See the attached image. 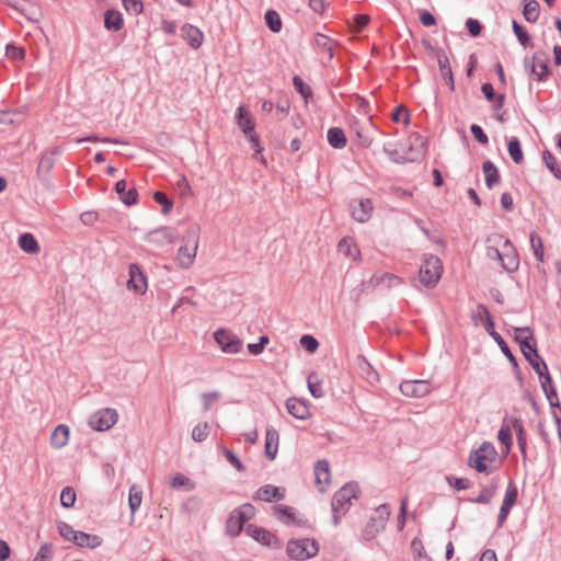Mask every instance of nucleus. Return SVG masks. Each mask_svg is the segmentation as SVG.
Wrapping results in <instances>:
<instances>
[{
    "mask_svg": "<svg viewBox=\"0 0 561 561\" xmlns=\"http://www.w3.org/2000/svg\"><path fill=\"white\" fill-rule=\"evenodd\" d=\"M485 254L490 260H495L501 267L513 273L519 266V256L513 243L500 233H493L485 240Z\"/></svg>",
    "mask_w": 561,
    "mask_h": 561,
    "instance_id": "nucleus-1",
    "label": "nucleus"
},
{
    "mask_svg": "<svg viewBox=\"0 0 561 561\" xmlns=\"http://www.w3.org/2000/svg\"><path fill=\"white\" fill-rule=\"evenodd\" d=\"M502 463L494 445L483 442L477 449H473L468 457V466L480 473L490 474L497 470Z\"/></svg>",
    "mask_w": 561,
    "mask_h": 561,
    "instance_id": "nucleus-2",
    "label": "nucleus"
},
{
    "mask_svg": "<svg viewBox=\"0 0 561 561\" xmlns=\"http://www.w3.org/2000/svg\"><path fill=\"white\" fill-rule=\"evenodd\" d=\"M359 488L357 483H346L333 495L332 500V519L334 526L340 524L342 516H344L352 505V500L357 499Z\"/></svg>",
    "mask_w": 561,
    "mask_h": 561,
    "instance_id": "nucleus-3",
    "label": "nucleus"
},
{
    "mask_svg": "<svg viewBox=\"0 0 561 561\" xmlns=\"http://www.w3.org/2000/svg\"><path fill=\"white\" fill-rule=\"evenodd\" d=\"M184 244L181 245L176 253V262L181 268H188L193 265L199 242V229L190 228L183 236Z\"/></svg>",
    "mask_w": 561,
    "mask_h": 561,
    "instance_id": "nucleus-4",
    "label": "nucleus"
},
{
    "mask_svg": "<svg viewBox=\"0 0 561 561\" xmlns=\"http://www.w3.org/2000/svg\"><path fill=\"white\" fill-rule=\"evenodd\" d=\"M443 263L439 257L425 255L419 271V278L422 285L433 288L439 282L443 274Z\"/></svg>",
    "mask_w": 561,
    "mask_h": 561,
    "instance_id": "nucleus-5",
    "label": "nucleus"
},
{
    "mask_svg": "<svg viewBox=\"0 0 561 561\" xmlns=\"http://www.w3.org/2000/svg\"><path fill=\"white\" fill-rule=\"evenodd\" d=\"M319 552V545L314 539H290L286 545L287 556L297 561L313 558Z\"/></svg>",
    "mask_w": 561,
    "mask_h": 561,
    "instance_id": "nucleus-6",
    "label": "nucleus"
},
{
    "mask_svg": "<svg viewBox=\"0 0 561 561\" xmlns=\"http://www.w3.org/2000/svg\"><path fill=\"white\" fill-rule=\"evenodd\" d=\"M118 420L116 410L105 408L93 413L89 419V425L95 431H107L113 427Z\"/></svg>",
    "mask_w": 561,
    "mask_h": 561,
    "instance_id": "nucleus-7",
    "label": "nucleus"
},
{
    "mask_svg": "<svg viewBox=\"0 0 561 561\" xmlns=\"http://www.w3.org/2000/svg\"><path fill=\"white\" fill-rule=\"evenodd\" d=\"M391 514L390 506L388 504L379 505L374 515L370 517V522L365 528V537L367 539L374 538L381 529H383L389 516Z\"/></svg>",
    "mask_w": 561,
    "mask_h": 561,
    "instance_id": "nucleus-8",
    "label": "nucleus"
},
{
    "mask_svg": "<svg viewBox=\"0 0 561 561\" xmlns=\"http://www.w3.org/2000/svg\"><path fill=\"white\" fill-rule=\"evenodd\" d=\"M214 339L220 350L226 354H237L241 351L243 343L232 332L228 330H218L214 333Z\"/></svg>",
    "mask_w": 561,
    "mask_h": 561,
    "instance_id": "nucleus-9",
    "label": "nucleus"
},
{
    "mask_svg": "<svg viewBox=\"0 0 561 561\" xmlns=\"http://www.w3.org/2000/svg\"><path fill=\"white\" fill-rule=\"evenodd\" d=\"M399 389L408 398H422L432 391V385L427 380H405Z\"/></svg>",
    "mask_w": 561,
    "mask_h": 561,
    "instance_id": "nucleus-10",
    "label": "nucleus"
},
{
    "mask_svg": "<svg viewBox=\"0 0 561 561\" xmlns=\"http://www.w3.org/2000/svg\"><path fill=\"white\" fill-rule=\"evenodd\" d=\"M178 237L179 234L174 228L162 227L149 232L147 236V240L149 243L153 245L163 247L175 242Z\"/></svg>",
    "mask_w": 561,
    "mask_h": 561,
    "instance_id": "nucleus-11",
    "label": "nucleus"
},
{
    "mask_svg": "<svg viewBox=\"0 0 561 561\" xmlns=\"http://www.w3.org/2000/svg\"><path fill=\"white\" fill-rule=\"evenodd\" d=\"M127 288L136 294H145L147 290V280L140 267L137 264L129 265V279Z\"/></svg>",
    "mask_w": 561,
    "mask_h": 561,
    "instance_id": "nucleus-12",
    "label": "nucleus"
},
{
    "mask_svg": "<svg viewBox=\"0 0 561 561\" xmlns=\"http://www.w3.org/2000/svg\"><path fill=\"white\" fill-rule=\"evenodd\" d=\"M374 206L369 198H362L352 204V217L358 222H366L373 215Z\"/></svg>",
    "mask_w": 561,
    "mask_h": 561,
    "instance_id": "nucleus-13",
    "label": "nucleus"
},
{
    "mask_svg": "<svg viewBox=\"0 0 561 561\" xmlns=\"http://www.w3.org/2000/svg\"><path fill=\"white\" fill-rule=\"evenodd\" d=\"M314 481L318 490L324 492L331 483L330 466L327 460H319L314 466Z\"/></svg>",
    "mask_w": 561,
    "mask_h": 561,
    "instance_id": "nucleus-14",
    "label": "nucleus"
},
{
    "mask_svg": "<svg viewBox=\"0 0 561 561\" xmlns=\"http://www.w3.org/2000/svg\"><path fill=\"white\" fill-rule=\"evenodd\" d=\"M247 534L251 536L256 541L261 542L264 546L267 547H275L278 546V539L275 535L267 531L266 529L249 525L247 527Z\"/></svg>",
    "mask_w": 561,
    "mask_h": 561,
    "instance_id": "nucleus-15",
    "label": "nucleus"
},
{
    "mask_svg": "<svg viewBox=\"0 0 561 561\" xmlns=\"http://www.w3.org/2000/svg\"><path fill=\"white\" fill-rule=\"evenodd\" d=\"M517 500V489L515 485L510 484L506 488L504 500L499 514V524L502 525L507 518L511 508L514 506Z\"/></svg>",
    "mask_w": 561,
    "mask_h": 561,
    "instance_id": "nucleus-16",
    "label": "nucleus"
},
{
    "mask_svg": "<svg viewBox=\"0 0 561 561\" xmlns=\"http://www.w3.org/2000/svg\"><path fill=\"white\" fill-rule=\"evenodd\" d=\"M181 33L182 37L188 43V45L193 49H197L202 45L204 35L198 27L192 24H184L181 27Z\"/></svg>",
    "mask_w": 561,
    "mask_h": 561,
    "instance_id": "nucleus-17",
    "label": "nucleus"
},
{
    "mask_svg": "<svg viewBox=\"0 0 561 561\" xmlns=\"http://www.w3.org/2000/svg\"><path fill=\"white\" fill-rule=\"evenodd\" d=\"M236 123L239 128L242 130L244 136H248L254 133L255 124L250 115V112L243 106L240 105L236 112Z\"/></svg>",
    "mask_w": 561,
    "mask_h": 561,
    "instance_id": "nucleus-18",
    "label": "nucleus"
},
{
    "mask_svg": "<svg viewBox=\"0 0 561 561\" xmlns=\"http://www.w3.org/2000/svg\"><path fill=\"white\" fill-rule=\"evenodd\" d=\"M14 8L32 22H38L43 16L41 7L26 0H22L19 3L15 2Z\"/></svg>",
    "mask_w": 561,
    "mask_h": 561,
    "instance_id": "nucleus-19",
    "label": "nucleus"
},
{
    "mask_svg": "<svg viewBox=\"0 0 561 561\" xmlns=\"http://www.w3.org/2000/svg\"><path fill=\"white\" fill-rule=\"evenodd\" d=\"M286 408L289 414L299 420H306L310 415V411L305 401L290 398L286 401Z\"/></svg>",
    "mask_w": 561,
    "mask_h": 561,
    "instance_id": "nucleus-20",
    "label": "nucleus"
},
{
    "mask_svg": "<svg viewBox=\"0 0 561 561\" xmlns=\"http://www.w3.org/2000/svg\"><path fill=\"white\" fill-rule=\"evenodd\" d=\"M70 430L67 425L56 426L50 435V446L55 449L65 447L69 442Z\"/></svg>",
    "mask_w": 561,
    "mask_h": 561,
    "instance_id": "nucleus-21",
    "label": "nucleus"
},
{
    "mask_svg": "<svg viewBox=\"0 0 561 561\" xmlns=\"http://www.w3.org/2000/svg\"><path fill=\"white\" fill-rule=\"evenodd\" d=\"M337 250L341 254H343L345 257L352 261H357L360 256V251L356 245L355 241L348 237L343 238L339 242Z\"/></svg>",
    "mask_w": 561,
    "mask_h": 561,
    "instance_id": "nucleus-22",
    "label": "nucleus"
},
{
    "mask_svg": "<svg viewBox=\"0 0 561 561\" xmlns=\"http://www.w3.org/2000/svg\"><path fill=\"white\" fill-rule=\"evenodd\" d=\"M279 435L275 428H267L265 434V455L273 460L278 451Z\"/></svg>",
    "mask_w": 561,
    "mask_h": 561,
    "instance_id": "nucleus-23",
    "label": "nucleus"
},
{
    "mask_svg": "<svg viewBox=\"0 0 561 561\" xmlns=\"http://www.w3.org/2000/svg\"><path fill=\"white\" fill-rule=\"evenodd\" d=\"M550 423L553 431L548 430L545 423L539 424L540 435L542 439L545 442H549L552 434H556V436L561 440V419L557 414L556 409L552 410V420Z\"/></svg>",
    "mask_w": 561,
    "mask_h": 561,
    "instance_id": "nucleus-24",
    "label": "nucleus"
},
{
    "mask_svg": "<svg viewBox=\"0 0 561 561\" xmlns=\"http://www.w3.org/2000/svg\"><path fill=\"white\" fill-rule=\"evenodd\" d=\"M513 427L512 422L508 424H504L497 433V439L500 440L502 448V456L505 458L512 448V437H513Z\"/></svg>",
    "mask_w": 561,
    "mask_h": 561,
    "instance_id": "nucleus-25",
    "label": "nucleus"
},
{
    "mask_svg": "<svg viewBox=\"0 0 561 561\" xmlns=\"http://www.w3.org/2000/svg\"><path fill=\"white\" fill-rule=\"evenodd\" d=\"M73 543L81 548H98L102 545V538L96 535L78 531L75 536Z\"/></svg>",
    "mask_w": 561,
    "mask_h": 561,
    "instance_id": "nucleus-26",
    "label": "nucleus"
},
{
    "mask_svg": "<svg viewBox=\"0 0 561 561\" xmlns=\"http://www.w3.org/2000/svg\"><path fill=\"white\" fill-rule=\"evenodd\" d=\"M141 503H142V490L139 485L133 484L129 488V494H128V505L130 508L131 522L134 520L136 511L140 507Z\"/></svg>",
    "mask_w": 561,
    "mask_h": 561,
    "instance_id": "nucleus-27",
    "label": "nucleus"
},
{
    "mask_svg": "<svg viewBox=\"0 0 561 561\" xmlns=\"http://www.w3.org/2000/svg\"><path fill=\"white\" fill-rule=\"evenodd\" d=\"M115 190L119 195L121 201L126 205H133L137 201V192L135 188H130L127 191V183L124 180H121L116 183Z\"/></svg>",
    "mask_w": 561,
    "mask_h": 561,
    "instance_id": "nucleus-28",
    "label": "nucleus"
},
{
    "mask_svg": "<svg viewBox=\"0 0 561 561\" xmlns=\"http://www.w3.org/2000/svg\"><path fill=\"white\" fill-rule=\"evenodd\" d=\"M371 128H373L371 124H367L364 126L355 124V126H354V131L357 137V140H358L359 145L364 148H368L373 144V137L370 134Z\"/></svg>",
    "mask_w": 561,
    "mask_h": 561,
    "instance_id": "nucleus-29",
    "label": "nucleus"
},
{
    "mask_svg": "<svg viewBox=\"0 0 561 561\" xmlns=\"http://www.w3.org/2000/svg\"><path fill=\"white\" fill-rule=\"evenodd\" d=\"M20 248L31 254H37L39 252V245L32 233H23L19 238Z\"/></svg>",
    "mask_w": 561,
    "mask_h": 561,
    "instance_id": "nucleus-30",
    "label": "nucleus"
},
{
    "mask_svg": "<svg viewBox=\"0 0 561 561\" xmlns=\"http://www.w3.org/2000/svg\"><path fill=\"white\" fill-rule=\"evenodd\" d=\"M328 141L333 148H343L346 145V137L341 128L332 127L328 130Z\"/></svg>",
    "mask_w": 561,
    "mask_h": 561,
    "instance_id": "nucleus-31",
    "label": "nucleus"
},
{
    "mask_svg": "<svg viewBox=\"0 0 561 561\" xmlns=\"http://www.w3.org/2000/svg\"><path fill=\"white\" fill-rule=\"evenodd\" d=\"M105 27L113 31H119L123 26V18L118 11L107 10L104 19Z\"/></svg>",
    "mask_w": 561,
    "mask_h": 561,
    "instance_id": "nucleus-32",
    "label": "nucleus"
},
{
    "mask_svg": "<svg viewBox=\"0 0 561 561\" xmlns=\"http://www.w3.org/2000/svg\"><path fill=\"white\" fill-rule=\"evenodd\" d=\"M483 173L485 175V184L488 187L491 188L500 182L499 171L491 161H485L483 163Z\"/></svg>",
    "mask_w": 561,
    "mask_h": 561,
    "instance_id": "nucleus-33",
    "label": "nucleus"
},
{
    "mask_svg": "<svg viewBox=\"0 0 561 561\" xmlns=\"http://www.w3.org/2000/svg\"><path fill=\"white\" fill-rule=\"evenodd\" d=\"M308 389L314 398H322L324 396L322 390V380L317 373L309 374L307 378Z\"/></svg>",
    "mask_w": 561,
    "mask_h": 561,
    "instance_id": "nucleus-34",
    "label": "nucleus"
},
{
    "mask_svg": "<svg viewBox=\"0 0 561 561\" xmlns=\"http://www.w3.org/2000/svg\"><path fill=\"white\" fill-rule=\"evenodd\" d=\"M256 499L270 502L274 499H280L282 493L278 488L273 485H264L256 491Z\"/></svg>",
    "mask_w": 561,
    "mask_h": 561,
    "instance_id": "nucleus-35",
    "label": "nucleus"
},
{
    "mask_svg": "<svg viewBox=\"0 0 561 561\" xmlns=\"http://www.w3.org/2000/svg\"><path fill=\"white\" fill-rule=\"evenodd\" d=\"M542 160L546 167L550 170V172L559 180H561V167L557 160V158L549 151L545 150L542 152Z\"/></svg>",
    "mask_w": 561,
    "mask_h": 561,
    "instance_id": "nucleus-36",
    "label": "nucleus"
},
{
    "mask_svg": "<svg viewBox=\"0 0 561 561\" xmlns=\"http://www.w3.org/2000/svg\"><path fill=\"white\" fill-rule=\"evenodd\" d=\"M530 245L538 262L545 261V248L542 239L535 232L530 233Z\"/></svg>",
    "mask_w": 561,
    "mask_h": 561,
    "instance_id": "nucleus-37",
    "label": "nucleus"
},
{
    "mask_svg": "<svg viewBox=\"0 0 561 561\" xmlns=\"http://www.w3.org/2000/svg\"><path fill=\"white\" fill-rule=\"evenodd\" d=\"M274 514L278 520L284 524L291 525L296 523V516L291 508L285 506H276L274 508Z\"/></svg>",
    "mask_w": 561,
    "mask_h": 561,
    "instance_id": "nucleus-38",
    "label": "nucleus"
},
{
    "mask_svg": "<svg viewBox=\"0 0 561 561\" xmlns=\"http://www.w3.org/2000/svg\"><path fill=\"white\" fill-rule=\"evenodd\" d=\"M170 486L173 489L184 488L187 491L195 489V483L182 473H176L170 481Z\"/></svg>",
    "mask_w": 561,
    "mask_h": 561,
    "instance_id": "nucleus-39",
    "label": "nucleus"
},
{
    "mask_svg": "<svg viewBox=\"0 0 561 561\" xmlns=\"http://www.w3.org/2000/svg\"><path fill=\"white\" fill-rule=\"evenodd\" d=\"M55 154H56V151L55 150H51V151H48V152H45L42 157H41V160H39V163H38V167H37V171L38 172H43V173H48L50 172V170L54 168L55 165Z\"/></svg>",
    "mask_w": 561,
    "mask_h": 561,
    "instance_id": "nucleus-40",
    "label": "nucleus"
},
{
    "mask_svg": "<svg viewBox=\"0 0 561 561\" xmlns=\"http://www.w3.org/2000/svg\"><path fill=\"white\" fill-rule=\"evenodd\" d=\"M512 427L516 433L518 447L522 454L526 453V434L522 422L517 419L512 420Z\"/></svg>",
    "mask_w": 561,
    "mask_h": 561,
    "instance_id": "nucleus-41",
    "label": "nucleus"
},
{
    "mask_svg": "<svg viewBox=\"0 0 561 561\" xmlns=\"http://www.w3.org/2000/svg\"><path fill=\"white\" fill-rule=\"evenodd\" d=\"M514 339L519 345L524 344V346H527V342H533L535 340L533 331L527 327L514 328Z\"/></svg>",
    "mask_w": 561,
    "mask_h": 561,
    "instance_id": "nucleus-42",
    "label": "nucleus"
},
{
    "mask_svg": "<svg viewBox=\"0 0 561 561\" xmlns=\"http://www.w3.org/2000/svg\"><path fill=\"white\" fill-rule=\"evenodd\" d=\"M507 149H508V153H510L512 160L515 163H520L523 161L524 154H523L520 142L517 138H512L508 141Z\"/></svg>",
    "mask_w": 561,
    "mask_h": 561,
    "instance_id": "nucleus-43",
    "label": "nucleus"
},
{
    "mask_svg": "<svg viewBox=\"0 0 561 561\" xmlns=\"http://www.w3.org/2000/svg\"><path fill=\"white\" fill-rule=\"evenodd\" d=\"M265 22L270 30L274 33H278L282 30V20L279 14L274 10H268L265 13Z\"/></svg>",
    "mask_w": 561,
    "mask_h": 561,
    "instance_id": "nucleus-44",
    "label": "nucleus"
},
{
    "mask_svg": "<svg viewBox=\"0 0 561 561\" xmlns=\"http://www.w3.org/2000/svg\"><path fill=\"white\" fill-rule=\"evenodd\" d=\"M243 525L244 523L241 522L240 517H238L237 514L232 512L227 520V531L231 536H237L242 530Z\"/></svg>",
    "mask_w": 561,
    "mask_h": 561,
    "instance_id": "nucleus-45",
    "label": "nucleus"
},
{
    "mask_svg": "<svg viewBox=\"0 0 561 561\" xmlns=\"http://www.w3.org/2000/svg\"><path fill=\"white\" fill-rule=\"evenodd\" d=\"M438 64H439L442 76L445 78L450 90H454V78H453L451 69L449 67L448 58L447 57L439 58Z\"/></svg>",
    "mask_w": 561,
    "mask_h": 561,
    "instance_id": "nucleus-46",
    "label": "nucleus"
},
{
    "mask_svg": "<svg viewBox=\"0 0 561 561\" xmlns=\"http://www.w3.org/2000/svg\"><path fill=\"white\" fill-rule=\"evenodd\" d=\"M524 16L529 22H535L539 15V4L537 1L533 0L527 2L524 5Z\"/></svg>",
    "mask_w": 561,
    "mask_h": 561,
    "instance_id": "nucleus-47",
    "label": "nucleus"
},
{
    "mask_svg": "<svg viewBox=\"0 0 561 561\" xmlns=\"http://www.w3.org/2000/svg\"><path fill=\"white\" fill-rule=\"evenodd\" d=\"M208 433H209L208 423H206V422L199 423L196 426H194V428L192 430V438L195 442L201 443L207 438Z\"/></svg>",
    "mask_w": 561,
    "mask_h": 561,
    "instance_id": "nucleus-48",
    "label": "nucleus"
},
{
    "mask_svg": "<svg viewBox=\"0 0 561 561\" xmlns=\"http://www.w3.org/2000/svg\"><path fill=\"white\" fill-rule=\"evenodd\" d=\"M76 502V492L72 488L66 486L60 493V503L64 507H72Z\"/></svg>",
    "mask_w": 561,
    "mask_h": 561,
    "instance_id": "nucleus-49",
    "label": "nucleus"
},
{
    "mask_svg": "<svg viewBox=\"0 0 561 561\" xmlns=\"http://www.w3.org/2000/svg\"><path fill=\"white\" fill-rule=\"evenodd\" d=\"M59 535L68 541L75 540V536L77 535L78 530H75L69 524L65 522H59L57 525Z\"/></svg>",
    "mask_w": 561,
    "mask_h": 561,
    "instance_id": "nucleus-50",
    "label": "nucleus"
},
{
    "mask_svg": "<svg viewBox=\"0 0 561 561\" xmlns=\"http://www.w3.org/2000/svg\"><path fill=\"white\" fill-rule=\"evenodd\" d=\"M299 343L308 353H314L319 347V342L310 334L302 335Z\"/></svg>",
    "mask_w": 561,
    "mask_h": 561,
    "instance_id": "nucleus-51",
    "label": "nucleus"
},
{
    "mask_svg": "<svg viewBox=\"0 0 561 561\" xmlns=\"http://www.w3.org/2000/svg\"><path fill=\"white\" fill-rule=\"evenodd\" d=\"M477 311H478L479 317H484V319H485L484 329L491 335V332H495V331L493 330L494 322L492 320V317H491L488 308L483 305H480V306H478Z\"/></svg>",
    "mask_w": 561,
    "mask_h": 561,
    "instance_id": "nucleus-52",
    "label": "nucleus"
},
{
    "mask_svg": "<svg viewBox=\"0 0 561 561\" xmlns=\"http://www.w3.org/2000/svg\"><path fill=\"white\" fill-rule=\"evenodd\" d=\"M233 512L240 517L241 522L247 523L254 516L255 508L251 504H244Z\"/></svg>",
    "mask_w": 561,
    "mask_h": 561,
    "instance_id": "nucleus-53",
    "label": "nucleus"
},
{
    "mask_svg": "<svg viewBox=\"0 0 561 561\" xmlns=\"http://www.w3.org/2000/svg\"><path fill=\"white\" fill-rule=\"evenodd\" d=\"M526 359L539 376H543V373H547L548 367L538 354H535L534 356Z\"/></svg>",
    "mask_w": 561,
    "mask_h": 561,
    "instance_id": "nucleus-54",
    "label": "nucleus"
},
{
    "mask_svg": "<svg viewBox=\"0 0 561 561\" xmlns=\"http://www.w3.org/2000/svg\"><path fill=\"white\" fill-rule=\"evenodd\" d=\"M125 10L134 15H138L142 12L144 5L141 0H122Z\"/></svg>",
    "mask_w": 561,
    "mask_h": 561,
    "instance_id": "nucleus-55",
    "label": "nucleus"
},
{
    "mask_svg": "<svg viewBox=\"0 0 561 561\" xmlns=\"http://www.w3.org/2000/svg\"><path fill=\"white\" fill-rule=\"evenodd\" d=\"M392 119L396 123L408 125L410 122L409 111L403 105H399L392 114Z\"/></svg>",
    "mask_w": 561,
    "mask_h": 561,
    "instance_id": "nucleus-56",
    "label": "nucleus"
},
{
    "mask_svg": "<svg viewBox=\"0 0 561 561\" xmlns=\"http://www.w3.org/2000/svg\"><path fill=\"white\" fill-rule=\"evenodd\" d=\"M203 402V409L207 411L214 403L220 399L218 391L205 392L201 396Z\"/></svg>",
    "mask_w": 561,
    "mask_h": 561,
    "instance_id": "nucleus-57",
    "label": "nucleus"
},
{
    "mask_svg": "<svg viewBox=\"0 0 561 561\" xmlns=\"http://www.w3.org/2000/svg\"><path fill=\"white\" fill-rule=\"evenodd\" d=\"M541 377L543 378L541 380V386H542V388H543V390L546 392V396H547L550 404L552 407H554L556 404L553 402V399H557V393H556V391L553 389H551L550 391L547 389V385L548 383L550 385L552 382V379H551L550 375L548 374V371L543 373V376H541Z\"/></svg>",
    "mask_w": 561,
    "mask_h": 561,
    "instance_id": "nucleus-58",
    "label": "nucleus"
},
{
    "mask_svg": "<svg viewBox=\"0 0 561 561\" xmlns=\"http://www.w3.org/2000/svg\"><path fill=\"white\" fill-rule=\"evenodd\" d=\"M5 55L11 60H23L25 57V50L21 47L8 45L5 48Z\"/></svg>",
    "mask_w": 561,
    "mask_h": 561,
    "instance_id": "nucleus-59",
    "label": "nucleus"
},
{
    "mask_svg": "<svg viewBox=\"0 0 561 561\" xmlns=\"http://www.w3.org/2000/svg\"><path fill=\"white\" fill-rule=\"evenodd\" d=\"M53 556V548L50 545L45 543L41 546L33 561H48Z\"/></svg>",
    "mask_w": 561,
    "mask_h": 561,
    "instance_id": "nucleus-60",
    "label": "nucleus"
},
{
    "mask_svg": "<svg viewBox=\"0 0 561 561\" xmlns=\"http://www.w3.org/2000/svg\"><path fill=\"white\" fill-rule=\"evenodd\" d=\"M293 81H294V87H295V89H296V90H297V91H298V92H299V93H300L305 99H307L308 96H310V95H311V89H310V87H309L308 84H306V83L304 82V80H302L300 77H298V76L294 77V80H293Z\"/></svg>",
    "mask_w": 561,
    "mask_h": 561,
    "instance_id": "nucleus-61",
    "label": "nucleus"
},
{
    "mask_svg": "<svg viewBox=\"0 0 561 561\" xmlns=\"http://www.w3.org/2000/svg\"><path fill=\"white\" fill-rule=\"evenodd\" d=\"M153 199L163 206V213L167 214L170 211L172 207V202L167 197V195L162 192H156L153 194Z\"/></svg>",
    "mask_w": 561,
    "mask_h": 561,
    "instance_id": "nucleus-62",
    "label": "nucleus"
},
{
    "mask_svg": "<svg viewBox=\"0 0 561 561\" xmlns=\"http://www.w3.org/2000/svg\"><path fill=\"white\" fill-rule=\"evenodd\" d=\"M268 343L267 336H261L259 343H250L248 344V350L253 355H259L263 352L264 346Z\"/></svg>",
    "mask_w": 561,
    "mask_h": 561,
    "instance_id": "nucleus-63",
    "label": "nucleus"
},
{
    "mask_svg": "<svg viewBox=\"0 0 561 561\" xmlns=\"http://www.w3.org/2000/svg\"><path fill=\"white\" fill-rule=\"evenodd\" d=\"M513 30H514V33L517 36L518 41L520 42V44L523 46H526L529 41L527 32L523 28V26H520L515 21L513 22Z\"/></svg>",
    "mask_w": 561,
    "mask_h": 561,
    "instance_id": "nucleus-64",
    "label": "nucleus"
}]
</instances>
